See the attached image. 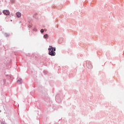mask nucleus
I'll use <instances>...</instances> for the list:
<instances>
[{
	"label": "nucleus",
	"mask_w": 124,
	"mask_h": 124,
	"mask_svg": "<svg viewBox=\"0 0 124 124\" xmlns=\"http://www.w3.org/2000/svg\"><path fill=\"white\" fill-rule=\"evenodd\" d=\"M41 32H44V30L43 29H41Z\"/></svg>",
	"instance_id": "obj_7"
},
{
	"label": "nucleus",
	"mask_w": 124,
	"mask_h": 124,
	"mask_svg": "<svg viewBox=\"0 0 124 124\" xmlns=\"http://www.w3.org/2000/svg\"><path fill=\"white\" fill-rule=\"evenodd\" d=\"M49 55L50 56H55L56 55V52L54 51H56V48L53 47L52 46H49V48H48Z\"/></svg>",
	"instance_id": "obj_1"
},
{
	"label": "nucleus",
	"mask_w": 124,
	"mask_h": 124,
	"mask_svg": "<svg viewBox=\"0 0 124 124\" xmlns=\"http://www.w3.org/2000/svg\"><path fill=\"white\" fill-rule=\"evenodd\" d=\"M22 79H21V78H20L19 79H18V80H17V83H18V84H21V83H22Z\"/></svg>",
	"instance_id": "obj_5"
},
{
	"label": "nucleus",
	"mask_w": 124,
	"mask_h": 124,
	"mask_svg": "<svg viewBox=\"0 0 124 124\" xmlns=\"http://www.w3.org/2000/svg\"><path fill=\"white\" fill-rule=\"evenodd\" d=\"M48 36H49L47 34H46L45 35H44V37L46 39H47L48 37Z\"/></svg>",
	"instance_id": "obj_6"
},
{
	"label": "nucleus",
	"mask_w": 124,
	"mask_h": 124,
	"mask_svg": "<svg viewBox=\"0 0 124 124\" xmlns=\"http://www.w3.org/2000/svg\"><path fill=\"white\" fill-rule=\"evenodd\" d=\"M86 63H87L86 65L87 67H88V68H92L93 65H92V64L90 63V62H87Z\"/></svg>",
	"instance_id": "obj_3"
},
{
	"label": "nucleus",
	"mask_w": 124,
	"mask_h": 124,
	"mask_svg": "<svg viewBox=\"0 0 124 124\" xmlns=\"http://www.w3.org/2000/svg\"><path fill=\"white\" fill-rule=\"evenodd\" d=\"M3 13L4 14V15H9L10 14V13L9 12V11L8 10H4L3 11Z\"/></svg>",
	"instance_id": "obj_2"
},
{
	"label": "nucleus",
	"mask_w": 124,
	"mask_h": 124,
	"mask_svg": "<svg viewBox=\"0 0 124 124\" xmlns=\"http://www.w3.org/2000/svg\"><path fill=\"white\" fill-rule=\"evenodd\" d=\"M16 15L18 18H20L21 16H22V14L20 12H17Z\"/></svg>",
	"instance_id": "obj_4"
},
{
	"label": "nucleus",
	"mask_w": 124,
	"mask_h": 124,
	"mask_svg": "<svg viewBox=\"0 0 124 124\" xmlns=\"http://www.w3.org/2000/svg\"><path fill=\"white\" fill-rule=\"evenodd\" d=\"M45 31H46V30H45Z\"/></svg>",
	"instance_id": "obj_8"
}]
</instances>
